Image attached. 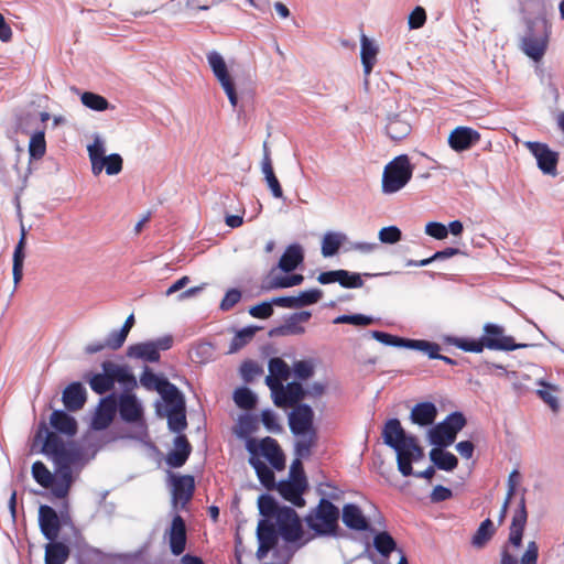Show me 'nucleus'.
<instances>
[{"mask_svg":"<svg viewBox=\"0 0 564 564\" xmlns=\"http://www.w3.org/2000/svg\"><path fill=\"white\" fill-rule=\"evenodd\" d=\"M41 443V453L54 463V476L50 485L51 494L57 499H65L74 482L73 467L82 468L87 459L84 451L75 443L66 444L61 436L47 429L46 422H40L34 435V445Z\"/></svg>","mask_w":564,"mask_h":564,"instance_id":"f257e3e1","label":"nucleus"},{"mask_svg":"<svg viewBox=\"0 0 564 564\" xmlns=\"http://www.w3.org/2000/svg\"><path fill=\"white\" fill-rule=\"evenodd\" d=\"M383 442L397 453V466L402 476L414 475L413 463L424 457V451L419 445L417 438L408 434L399 419H389L382 430Z\"/></svg>","mask_w":564,"mask_h":564,"instance_id":"f03ea898","label":"nucleus"},{"mask_svg":"<svg viewBox=\"0 0 564 564\" xmlns=\"http://www.w3.org/2000/svg\"><path fill=\"white\" fill-rule=\"evenodd\" d=\"M317 507L305 518L307 527L321 536H338L339 509L330 501L338 499L339 492L334 489L332 492L324 494Z\"/></svg>","mask_w":564,"mask_h":564,"instance_id":"7ed1b4c3","label":"nucleus"},{"mask_svg":"<svg viewBox=\"0 0 564 564\" xmlns=\"http://www.w3.org/2000/svg\"><path fill=\"white\" fill-rule=\"evenodd\" d=\"M551 26L544 18L527 20L520 39V50L532 61L540 62L547 50Z\"/></svg>","mask_w":564,"mask_h":564,"instance_id":"20e7f679","label":"nucleus"},{"mask_svg":"<svg viewBox=\"0 0 564 564\" xmlns=\"http://www.w3.org/2000/svg\"><path fill=\"white\" fill-rule=\"evenodd\" d=\"M466 423V417L462 412L449 413L442 422L429 430L430 444L438 448H446L455 442L457 433L465 427Z\"/></svg>","mask_w":564,"mask_h":564,"instance_id":"39448f33","label":"nucleus"},{"mask_svg":"<svg viewBox=\"0 0 564 564\" xmlns=\"http://www.w3.org/2000/svg\"><path fill=\"white\" fill-rule=\"evenodd\" d=\"M413 167L408 155L401 154L389 162L382 174V193L394 194L411 180Z\"/></svg>","mask_w":564,"mask_h":564,"instance_id":"423d86ee","label":"nucleus"},{"mask_svg":"<svg viewBox=\"0 0 564 564\" xmlns=\"http://www.w3.org/2000/svg\"><path fill=\"white\" fill-rule=\"evenodd\" d=\"M246 449L250 454L249 457L260 458V456H263L271 467L278 471L285 468V455L278 441L271 436H265L260 441L248 438Z\"/></svg>","mask_w":564,"mask_h":564,"instance_id":"0eeeda50","label":"nucleus"},{"mask_svg":"<svg viewBox=\"0 0 564 564\" xmlns=\"http://www.w3.org/2000/svg\"><path fill=\"white\" fill-rule=\"evenodd\" d=\"M173 341L172 335H164L153 340L133 344L128 347L127 356L145 362H159L160 352L171 349Z\"/></svg>","mask_w":564,"mask_h":564,"instance_id":"6e6552de","label":"nucleus"},{"mask_svg":"<svg viewBox=\"0 0 564 564\" xmlns=\"http://www.w3.org/2000/svg\"><path fill=\"white\" fill-rule=\"evenodd\" d=\"M481 341L484 347L490 350L512 351L527 348L529 344H517L513 337L505 334V328L495 323H486L482 327Z\"/></svg>","mask_w":564,"mask_h":564,"instance_id":"1a4fd4ad","label":"nucleus"},{"mask_svg":"<svg viewBox=\"0 0 564 564\" xmlns=\"http://www.w3.org/2000/svg\"><path fill=\"white\" fill-rule=\"evenodd\" d=\"M280 536L286 542H296L303 535V528L296 511L292 507L283 506L274 518Z\"/></svg>","mask_w":564,"mask_h":564,"instance_id":"9d476101","label":"nucleus"},{"mask_svg":"<svg viewBox=\"0 0 564 564\" xmlns=\"http://www.w3.org/2000/svg\"><path fill=\"white\" fill-rule=\"evenodd\" d=\"M525 148L535 158L538 167L543 174L555 176L557 174L558 153L546 143L527 141Z\"/></svg>","mask_w":564,"mask_h":564,"instance_id":"9b49d317","label":"nucleus"},{"mask_svg":"<svg viewBox=\"0 0 564 564\" xmlns=\"http://www.w3.org/2000/svg\"><path fill=\"white\" fill-rule=\"evenodd\" d=\"M314 411L307 403L295 405L289 414V427L293 435L317 433L314 426Z\"/></svg>","mask_w":564,"mask_h":564,"instance_id":"f8f14e48","label":"nucleus"},{"mask_svg":"<svg viewBox=\"0 0 564 564\" xmlns=\"http://www.w3.org/2000/svg\"><path fill=\"white\" fill-rule=\"evenodd\" d=\"M166 404L167 426L174 433H182L187 427L186 405L183 393L180 391L171 399L164 400Z\"/></svg>","mask_w":564,"mask_h":564,"instance_id":"ddd939ff","label":"nucleus"},{"mask_svg":"<svg viewBox=\"0 0 564 564\" xmlns=\"http://www.w3.org/2000/svg\"><path fill=\"white\" fill-rule=\"evenodd\" d=\"M170 485L172 489V503L176 508L178 503L184 507L195 491V479L192 475H177L170 473Z\"/></svg>","mask_w":564,"mask_h":564,"instance_id":"4468645a","label":"nucleus"},{"mask_svg":"<svg viewBox=\"0 0 564 564\" xmlns=\"http://www.w3.org/2000/svg\"><path fill=\"white\" fill-rule=\"evenodd\" d=\"M165 0H119L120 3L115 4L121 10L120 15L126 21L133 18L144 17L155 12Z\"/></svg>","mask_w":564,"mask_h":564,"instance_id":"2eb2a0df","label":"nucleus"},{"mask_svg":"<svg viewBox=\"0 0 564 564\" xmlns=\"http://www.w3.org/2000/svg\"><path fill=\"white\" fill-rule=\"evenodd\" d=\"M140 383L147 390L158 391L163 400L171 399L180 392L178 388L171 383L165 377L154 373L148 366H144L140 376Z\"/></svg>","mask_w":564,"mask_h":564,"instance_id":"dca6fc26","label":"nucleus"},{"mask_svg":"<svg viewBox=\"0 0 564 564\" xmlns=\"http://www.w3.org/2000/svg\"><path fill=\"white\" fill-rule=\"evenodd\" d=\"M39 527L41 533L47 541L56 540L62 529V519L57 511L47 505L39 508Z\"/></svg>","mask_w":564,"mask_h":564,"instance_id":"f3484780","label":"nucleus"},{"mask_svg":"<svg viewBox=\"0 0 564 564\" xmlns=\"http://www.w3.org/2000/svg\"><path fill=\"white\" fill-rule=\"evenodd\" d=\"M525 489L522 490L518 508L514 510L512 516L511 524L509 528V539L508 542L514 547H520L522 545V538L524 528L528 521V512L525 506Z\"/></svg>","mask_w":564,"mask_h":564,"instance_id":"a211bd4d","label":"nucleus"},{"mask_svg":"<svg viewBox=\"0 0 564 564\" xmlns=\"http://www.w3.org/2000/svg\"><path fill=\"white\" fill-rule=\"evenodd\" d=\"M117 408V394L110 393L109 395L102 398L91 421L93 429L96 431L107 429L116 415Z\"/></svg>","mask_w":564,"mask_h":564,"instance_id":"6ab92c4d","label":"nucleus"},{"mask_svg":"<svg viewBox=\"0 0 564 564\" xmlns=\"http://www.w3.org/2000/svg\"><path fill=\"white\" fill-rule=\"evenodd\" d=\"M480 141V133L465 126L456 127L448 135V144L455 152H464L471 149Z\"/></svg>","mask_w":564,"mask_h":564,"instance_id":"aec40b11","label":"nucleus"},{"mask_svg":"<svg viewBox=\"0 0 564 564\" xmlns=\"http://www.w3.org/2000/svg\"><path fill=\"white\" fill-rule=\"evenodd\" d=\"M120 417L127 423H137L143 417V409L137 397L131 392H122L117 395Z\"/></svg>","mask_w":564,"mask_h":564,"instance_id":"412c9836","label":"nucleus"},{"mask_svg":"<svg viewBox=\"0 0 564 564\" xmlns=\"http://www.w3.org/2000/svg\"><path fill=\"white\" fill-rule=\"evenodd\" d=\"M307 488V482H304L302 478L299 480L288 479L280 480L275 487L281 497L290 501L295 507H303L305 505V499L303 495Z\"/></svg>","mask_w":564,"mask_h":564,"instance_id":"4be33fe9","label":"nucleus"},{"mask_svg":"<svg viewBox=\"0 0 564 564\" xmlns=\"http://www.w3.org/2000/svg\"><path fill=\"white\" fill-rule=\"evenodd\" d=\"M412 131L408 112L389 115L387 118L386 132L393 141H401Z\"/></svg>","mask_w":564,"mask_h":564,"instance_id":"5701e85b","label":"nucleus"},{"mask_svg":"<svg viewBox=\"0 0 564 564\" xmlns=\"http://www.w3.org/2000/svg\"><path fill=\"white\" fill-rule=\"evenodd\" d=\"M62 401L65 409L69 412H76L85 405L87 401V391L79 381L69 383L62 393Z\"/></svg>","mask_w":564,"mask_h":564,"instance_id":"b1692460","label":"nucleus"},{"mask_svg":"<svg viewBox=\"0 0 564 564\" xmlns=\"http://www.w3.org/2000/svg\"><path fill=\"white\" fill-rule=\"evenodd\" d=\"M341 519L344 524L350 530L373 532V529L362 513L360 507L355 503H346L344 506Z\"/></svg>","mask_w":564,"mask_h":564,"instance_id":"393cba45","label":"nucleus"},{"mask_svg":"<svg viewBox=\"0 0 564 564\" xmlns=\"http://www.w3.org/2000/svg\"><path fill=\"white\" fill-rule=\"evenodd\" d=\"M186 524L180 514H175L172 519L169 531L170 550L173 555H181L186 547Z\"/></svg>","mask_w":564,"mask_h":564,"instance_id":"a878e982","label":"nucleus"},{"mask_svg":"<svg viewBox=\"0 0 564 564\" xmlns=\"http://www.w3.org/2000/svg\"><path fill=\"white\" fill-rule=\"evenodd\" d=\"M437 416V408L431 401L416 403L410 413V420L413 424L421 427H427L434 424Z\"/></svg>","mask_w":564,"mask_h":564,"instance_id":"bb28decb","label":"nucleus"},{"mask_svg":"<svg viewBox=\"0 0 564 564\" xmlns=\"http://www.w3.org/2000/svg\"><path fill=\"white\" fill-rule=\"evenodd\" d=\"M192 453V445L185 435L180 434L174 438V449L166 456V464L172 468L182 467Z\"/></svg>","mask_w":564,"mask_h":564,"instance_id":"cd10ccee","label":"nucleus"},{"mask_svg":"<svg viewBox=\"0 0 564 564\" xmlns=\"http://www.w3.org/2000/svg\"><path fill=\"white\" fill-rule=\"evenodd\" d=\"M50 424L57 436H59L57 433L74 436L78 431L75 417L64 410H54L50 417Z\"/></svg>","mask_w":564,"mask_h":564,"instance_id":"c85d7f7f","label":"nucleus"},{"mask_svg":"<svg viewBox=\"0 0 564 564\" xmlns=\"http://www.w3.org/2000/svg\"><path fill=\"white\" fill-rule=\"evenodd\" d=\"M303 261L304 251L302 246L299 243H292L288 246L282 253L278 262V268L285 273H290L294 271Z\"/></svg>","mask_w":564,"mask_h":564,"instance_id":"c756f323","label":"nucleus"},{"mask_svg":"<svg viewBox=\"0 0 564 564\" xmlns=\"http://www.w3.org/2000/svg\"><path fill=\"white\" fill-rule=\"evenodd\" d=\"M105 368L108 372L112 373L113 383L118 382L123 387V392H130L137 387V379L128 366H121L106 360Z\"/></svg>","mask_w":564,"mask_h":564,"instance_id":"7c9ffc66","label":"nucleus"},{"mask_svg":"<svg viewBox=\"0 0 564 564\" xmlns=\"http://www.w3.org/2000/svg\"><path fill=\"white\" fill-rule=\"evenodd\" d=\"M105 366L106 361L101 364V373L87 372L83 377L89 383L91 390L97 394H104L113 388L112 373L108 372Z\"/></svg>","mask_w":564,"mask_h":564,"instance_id":"2f4dec72","label":"nucleus"},{"mask_svg":"<svg viewBox=\"0 0 564 564\" xmlns=\"http://www.w3.org/2000/svg\"><path fill=\"white\" fill-rule=\"evenodd\" d=\"M70 554L69 546L61 541H48L45 545V564H65Z\"/></svg>","mask_w":564,"mask_h":564,"instance_id":"473e14b6","label":"nucleus"},{"mask_svg":"<svg viewBox=\"0 0 564 564\" xmlns=\"http://www.w3.org/2000/svg\"><path fill=\"white\" fill-rule=\"evenodd\" d=\"M206 59L214 76L216 77L220 85L227 84L228 82L232 80L227 64L220 53L214 50L209 51L206 54Z\"/></svg>","mask_w":564,"mask_h":564,"instance_id":"72a5a7b5","label":"nucleus"},{"mask_svg":"<svg viewBox=\"0 0 564 564\" xmlns=\"http://www.w3.org/2000/svg\"><path fill=\"white\" fill-rule=\"evenodd\" d=\"M26 232L24 226L21 227V237L13 251L12 274L14 284H19L23 276V263L25 259Z\"/></svg>","mask_w":564,"mask_h":564,"instance_id":"f704fd0d","label":"nucleus"},{"mask_svg":"<svg viewBox=\"0 0 564 564\" xmlns=\"http://www.w3.org/2000/svg\"><path fill=\"white\" fill-rule=\"evenodd\" d=\"M248 463L254 469L257 477L263 487L268 490L275 489L278 482L271 467L260 458L256 457H249Z\"/></svg>","mask_w":564,"mask_h":564,"instance_id":"c9c22d12","label":"nucleus"},{"mask_svg":"<svg viewBox=\"0 0 564 564\" xmlns=\"http://www.w3.org/2000/svg\"><path fill=\"white\" fill-rule=\"evenodd\" d=\"M305 333V327L301 325L299 319L294 318V314L284 317V323L269 330V337H283L291 335H302Z\"/></svg>","mask_w":564,"mask_h":564,"instance_id":"e433bc0d","label":"nucleus"},{"mask_svg":"<svg viewBox=\"0 0 564 564\" xmlns=\"http://www.w3.org/2000/svg\"><path fill=\"white\" fill-rule=\"evenodd\" d=\"M360 42H361V50H360L361 64L364 67L365 75L368 76L371 73L373 65L376 63L378 47L365 34L361 35Z\"/></svg>","mask_w":564,"mask_h":564,"instance_id":"4c0bfd02","label":"nucleus"},{"mask_svg":"<svg viewBox=\"0 0 564 564\" xmlns=\"http://www.w3.org/2000/svg\"><path fill=\"white\" fill-rule=\"evenodd\" d=\"M280 533L272 520L261 519L257 527V540L267 544L276 545Z\"/></svg>","mask_w":564,"mask_h":564,"instance_id":"58836bf2","label":"nucleus"},{"mask_svg":"<svg viewBox=\"0 0 564 564\" xmlns=\"http://www.w3.org/2000/svg\"><path fill=\"white\" fill-rule=\"evenodd\" d=\"M445 341L466 352L480 354L485 349L481 336L479 338L448 336Z\"/></svg>","mask_w":564,"mask_h":564,"instance_id":"ea45409f","label":"nucleus"},{"mask_svg":"<svg viewBox=\"0 0 564 564\" xmlns=\"http://www.w3.org/2000/svg\"><path fill=\"white\" fill-rule=\"evenodd\" d=\"M347 239V236L338 231H329L324 235L322 240V254L325 258L335 256L343 242Z\"/></svg>","mask_w":564,"mask_h":564,"instance_id":"a19ab883","label":"nucleus"},{"mask_svg":"<svg viewBox=\"0 0 564 564\" xmlns=\"http://www.w3.org/2000/svg\"><path fill=\"white\" fill-rule=\"evenodd\" d=\"M373 547L381 556L389 557L398 546L395 540L389 532L381 531L373 536Z\"/></svg>","mask_w":564,"mask_h":564,"instance_id":"79ce46f5","label":"nucleus"},{"mask_svg":"<svg viewBox=\"0 0 564 564\" xmlns=\"http://www.w3.org/2000/svg\"><path fill=\"white\" fill-rule=\"evenodd\" d=\"M283 506H280L273 496L269 494H262L258 498V509L263 519H274Z\"/></svg>","mask_w":564,"mask_h":564,"instance_id":"37998d69","label":"nucleus"},{"mask_svg":"<svg viewBox=\"0 0 564 564\" xmlns=\"http://www.w3.org/2000/svg\"><path fill=\"white\" fill-rule=\"evenodd\" d=\"M299 438L294 444V454L297 458H308L312 454V448L317 443V433H307L305 435H296Z\"/></svg>","mask_w":564,"mask_h":564,"instance_id":"c03bdc74","label":"nucleus"},{"mask_svg":"<svg viewBox=\"0 0 564 564\" xmlns=\"http://www.w3.org/2000/svg\"><path fill=\"white\" fill-rule=\"evenodd\" d=\"M260 329L261 327L253 325L239 329L230 341L229 352L232 354L241 349L254 337L257 332Z\"/></svg>","mask_w":564,"mask_h":564,"instance_id":"a18cd8bd","label":"nucleus"},{"mask_svg":"<svg viewBox=\"0 0 564 564\" xmlns=\"http://www.w3.org/2000/svg\"><path fill=\"white\" fill-rule=\"evenodd\" d=\"M495 533L494 522L487 518L478 527L477 531L473 535L471 544L477 549L484 547L487 542L492 538Z\"/></svg>","mask_w":564,"mask_h":564,"instance_id":"49530a36","label":"nucleus"},{"mask_svg":"<svg viewBox=\"0 0 564 564\" xmlns=\"http://www.w3.org/2000/svg\"><path fill=\"white\" fill-rule=\"evenodd\" d=\"M408 349L422 351L426 354L430 359L441 358V346L434 341L410 338Z\"/></svg>","mask_w":564,"mask_h":564,"instance_id":"de8ad7c7","label":"nucleus"},{"mask_svg":"<svg viewBox=\"0 0 564 564\" xmlns=\"http://www.w3.org/2000/svg\"><path fill=\"white\" fill-rule=\"evenodd\" d=\"M369 334L373 339L386 346L408 349L410 338L400 337L382 330H371Z\"/></svg>","mask_w":564,"mask_h":564,"instance_id":"09e8293b","label":"nucleus"},{"mask_svg":"<svg viewBox=\"0 0 564 564\" xmlns=\"http://www.w3.org/2000/svg\"><path fill=\"white\" fill-rule=\"evenodd\" d=\"M234 401L238 408L251 410L257 404V395L247 387L237 388L234 392Z\"/></svg>","mask_w":564,"mask_h":564,"instance_id":"8fccbe9b","label":"nucleus"},{"mask_svg":"<svg viewBox=\"0 0 564 564\" xmlns=\"http://www.w3.org/2000/svg\"><path fill=\"white\" fill-rule=\"evenodd\" d=\"M303 281H304V276L299 273H295L292 275L274 276L270 280V282L265 286V289L267 290L288 289V288H292V286H297V285L302 284Z\"/></svg>","mask_w":564,"mask_h":564,"instance_id":"3c124183","label":"nucleus"},{"mask_svg":"<svg viewBox=\"0 0 564 564\" xmlns=\"http://www.w3.org/2000/svg\"><path fill=\"white\" fill-rule=\"evenodd\" d=\"M46 151L44 130L35 131L29 143V154L33 160H40Z\"/></svg>","mask_w":564,"mask_h":564,"instance_id":"603ef678","label":"nucleus"},{"mask_svg":"<svg viewBox=\"0 0 564 564\" xmlns=\"http://www.w3.org/2000/svg\"><path fill=\"white\" fill-rule=\"evenodd\" d=\"M32 477L34 480L42 486L43 488H48L52 484L53 476L48 468L45 466V464L41 460H36L32 465Z\"/></svg>","mask_w":564,"mask_h":564,"instance_id":"864d4df0","label":"nucleus"},{"mask_svg":"<svg viewBox=\"0 0 564 564\" xmlns=\"http://www.w3.org/2000/svg\"><path fill=\"white\" fill-rule=\"evenodd\" d=\"M80 100L85 107L95 111L107 110L110 106L105 97L91 91H85L82 95Z\"/></svg>","mask_w":564,"mask_h":564,"instance_id":"5fc2aeb1","label":"nucleus"},{"mask_svg":"<svg viewBox=\"0 0 564 564\" xmlns=\"http://www.w3.org/2000/svg\"><path fill=\"white\" fill-rule=\"evenodd\" d=\"M375 323V318L365 314H343L334 319V324H350L354 326H368Z\"/></svg>","mask_w":564,"mask_h":564,"instance_id":"6e6d98bb","label":"nucleus"},{"mask_svg":"<svg viewBox=\"0 0 564 564\" xmlns=\"http://www.w3.org/2000/svg\"><path fill=\"white\" fill-rule=\"evenodd\" d=\"M323 297V291L319 289H311L300 292L294 296L296 308H302L316 304Z\"/></svg>","mask_w":564,"mask_h":564,"instance_id":"4d7b16f0","label":"nucleus"},{"mask_svg":"<svg viewBox=\"0 0 564 564\" xmlns=\"http://www.w3.org/2000/svg\"><path fill=\"white\" fill-rule=\"evenodd\" d=\"M269 373L282 380H288L291 376V368L280 357H272L268 362Z\"/></svg>","mask_w":564,"mask_h":564,"instance_id":"13d9d810","label":"nucleus"},{"mask_svg":"<svg viewBox=\"0 0 564 564\" xmlns=\"http://www.w3.org/2000/svg\"><path fill=\"white\" fill-rule=\"evenodd\" d=\"M339 273L343 274V276H339V280L337 283L341 288L345 289H359L364 285L362 275L357 272H351L348 270L339 269Z\"/></svg>","mask_w":564,"mask_h":564,"instance_id":"bf43d9fd","label":"nucleus"},{"mask_svg":"<svg viewBox=\"0 0 564 564\" xmlns=\"http://www.w3.org/2000/svg\"><path fill=\"white\" fill-rule=\"evenodd\" d=\"M285 394L294 408L297 404H302L301 401L306 397V391L301 382L291 381L285 386Z\"/></svg>","mask_w":564,"mask_h":564,"instance_id":"052dcab7","label":"nucleus"},{"mask_svg":"<svg viewBox=\"0 0 564 564\" xmlns=\"http://www.w3.org/2000/svg\"><path fill=\"white\" fill-rule=\"evenodd\" d=\"M213 352L214 346L207 341L198 343L193 348L195 360L200 364L209 361L213 357Z\"/></svg>","mask_w":564,"mask_h":564,"instance_id":"680f3d73","label":"nucleus"},{"mask_svg":"<svg viewBox=\"0 0 564 564\" xmlns=\"http://www.w3.org/2000/svg\"><path fill=\"white\" fill-rule=\"evenodd\" d=\"M248 312L254 318L267 319L273 315L274 311L271 300H269L251 306Z\"/></svg>","mask_w":564,"mask_h":564,"instance_id":"e2e57ef3","label":"nucleus"},{"mask_svg":"<svg viewBox=\"0 0 564 564\" xmlns=\"http://www.w3.org/2000/svg\"><path fill=\"white\" fill-rule=\"evenodd\" d=\"M262 372V368L253 360H246L240 366V373L246 382H251L256 376Z\"/></svg>","mask_w":564,"mask_h":564,"instance_id":"0e129e2a","label":"nucleus"},{"mask_svg":"<svg viewBox=\"0 0 564 564\" xmlns=\"http://www.w3.org/2000/svg\"><path fill=\"white\" fill-rule=\"evenodd\" d=\"M293 373L300 380H307L314 375V366L308 360H299L293 365Z\"/></svg>","mask_w":564,"mask_h":564,"instance_id":"69168bd1","label":"nucleus"},{"mask_svg":"<svg viewBox=\"0 0 564 564\" xmlns=\"http://www.w3.org/2000/svg\"><path fill=\"white\" fill-rule=\"evenodd\" d=\"M261 422L265 430L271 433H280L282 431V427L278 422V416L271 409L262 411Z\"/></svg>","mask_w":564,"mask_h":564,"instance_id":"338daca9","label":"nucleus"},{"mask_svg":"<svg viewBox=\"0 0 564 564\" xmlns=\"http://www.w3.org/2000/svg\"><path fill=\"white\" fill-rule=\"evenodd\" d=\"M402 232L397 226L383 227L379 231V240L382 243H395L401 240Z\"/></svg>","mask_w":564,"mask_h":564,"instance_id":"774afa93","label":"nucleus"}]
</instances>
